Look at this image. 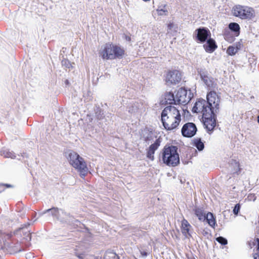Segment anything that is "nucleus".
I'll return each instance as SVG.
<instances>
[{
    "mask_svg": "<svg viewBox=\"0 0 259 259\" xmlns=\"http://www.w3.org/2000/svg\"><path fill=\"white\" fill-rule=\"evenodd\" d=\"M220 99L214 91H210L206 96V100L199 98L192 109L194 113L201 112L202 122L207 133H211L215 127L217 112L219 109Z\"/></svg>",
    "mask_w": 259,
    "mask_h": 259,
    "instance_id": "obj_1",
    "label": "nucleus"
},
{
    "mask_svg": "<svg viewBox=\"0 0 259 259\" xmlns=\"http://www.w3.org/2000/svg\"><path fill=\"white\" fill-rule=\"evenodd\" d=\"M178 148L175 145H166L162 150L160 160L170 167H175L180 163Z\"/></svg>",
    "mask_w": 259,
    "mask_h": 259,
    "instance_id": "obj_2",
    "label": "nucleus"
},
{
    "mask_svg": "<svg viewBox=\"0 0 259 259\" xmlns=\"http://www.w3.org/2000/svg\"><path fill=\"white\" fill-rule=\"evenodd\" d=\"M65 156L70 164L79 172L80 176L84 178L88 174V168L83 158L72 150L66 152Z\"/></svg>",
    "mask_w": 259,
    "mask_h": 259,
    "instance_id": "obj_3",
    "label": "nucleus"
},
{
    "mask_svg": "<svg viewBox=\"0 0 259 259\" xmlns=\"http://www.w3.org/2000/svg\"><path fill=\"white\" fill-rule=\"evenodd\" d=\"M46 213H49V215L52 216L54 219H57L61 222L72 224L76 226L83 225L80 221L75 219L70 213H67L63 209H59L58 207H52L44 211L41 214L42 215Z\"/></svg>",
    "mask_w": 259,
    "mask_h": 259,
    "instance_id": "obj_4",
    "label": "nucleus"
},
{
    "mask_svg": "<svg viewBox=\"0 0 259 259\" xmlns=\"http://www.w3.org/2000/svg\"><path fill=\"white\" fill-rule=\"evenodd\" d=\"M232 13L234 16L241 19L252 20L255 16V11L253 8L241 5L234 6Z\"/></svg>",
    "mask_w": 259,
    "mask_h": 259,
    "instance_id": "obj_5",
    "label": "nucleus"
},
{
    "mask_svg": "<svg viewBox=\"0 0 259 259\" xmlns=\"http://www.w3.org/2000/svg\"><path fill=\"white\" fill-rule=\"evenodd\" d=\"M182 77L181 71L176 69L169 70L166 73L164 81L167 86L176 85L179 84Z\"/></svg>",
    "mask_w": 259,
    "mask_h": 259,
    "instance_id": "obj_6",
    "label": "nucleus"
},
{
    "mask_svg": "<svg viewBox=\"0 0 259 259\" xmlns=\"http://www.w3.org/2000/svg\"><path fill=\"white\" fill-rule=\"evenodd\" d=\"M210 37L211 32L208 28L205 27L197 28L193 34L194 39L199 44H204Z\"/></svg>",
    "mask_w": 259,
    "mask_h": 259,
    "instance_id": "obj_7",
    "label": "nucleus"
},
{
    "mask_svg": "<svg viewBox=\"0 0 259 259\" xmlns=\"http://www.w3.org/2000/svg\"><path fill=\"white\" fill-rule=\"evenodd\" d=\"M193 97V94L189 90V92L185 88H181L176 93V100L178 101V105H187Z\"/></svg>",
    "mask_w": 259,
    "mask_h": 259,
    "instance_id": "obj_8",
    "label": "nucleus"
},
{
    "mask_svg": "<svg viewBox=\"0 0 259 259\" xmlns=\"http://www.w3.org/2000/svg\"><path fill=\"white\" fill-rule=\"evenodd\" d=\"M197 131L196 124L193 122H187L184 124L181 129L182 135L186 138H192L194 136Z\"/></svg>",
    "mask_w": 259,
    "mask_h": 259,
    "instance_id": "obj_9",
    "label": "nucleus"
},
{
    "mask_svg": "<svg viewBox=\"0 0 259 259\" xmlns=\"http://www.w3.org/2000/svg\"><path fill=\"white\" fill-rule=\"evenodd\" d=\"M140 136V139L147 145H149L154 138H156V136L154 134L153 130L147 127L141 130Z\"/></svg>",
    "mask_w": 259,
    "mask_h": 259,
    "instance_id": "obj_10",
    "label": "nucleus"
},
{
    "mask_svg": "<svg viewBox=\"0 0 259 259\" xmlns=\"http://www.w3.org/2000/svg\"><path fill=\"white\" fill-rule=\"evenodd\" d=\"M161 142V139L160 137L156 139L154 141V143L150 145L147 150L146 157L151 161L154 160V154L155 151L158 149V147L160 145Z\"/></svg>",
    "mask_w": 259,
    "mask_h": 259,
    "instance_id": "obj_11",
    "label": "nucleus"
},
{
    "mask_svg": "<svg viewBox=\"0 0 259 259\" xmlns=\"http://www.w3.org/2000/svg\"><path fill=\"white\" fill-rule=\"evenodd\" d=\"M114 53V44L112 43L106 44L103 50L101 52V55L103 59L104 60H114L113 57H110V56Z\"/></svg>",
    "mask_w": 259,
    "mask_h": 259,
    "instance_id": "obj_12",
    "label": "nucleus"
},
{
    "mask_svg": "<svg viewBox=\"0 0 259 259\" xmlns=\"http://www.w3.org/2000/svg\"><path fill=\"white\" fill-rule=\"evenodd\" d=\"M30 225V224L29 223H27L21 225V227L18 228L14 231V234L17 235L22 231L23 234V238L27 241H30L31 240V235L28 229V227Z\"/></svg>",
    "mask_w": 259,
    "mask_h": 259,
    "instance_id": "obj_13",
    "label": "nucleus"
},
{
    "mask_svg": "<svg viewBox=\"0 0 259 259\" xmlns=\"http://www.w3.org/2000/svg\"><path fill=\"white\" fill-rule=\"evenodd\" d=\"M160 104L161 105H178V101L176 100V95H175L172 92H166L164 94V99L160 101Z\"/></svg>",
    "mask_w": 259,
    "mask_h": 259,
    "instance_id": "obj_14",
    "label": "nucleus"
},
{
    "mask_svg": "<svg viewBox=\"0 0 259 259\" xmlns=\"http://www.w3.org/2000/svg\"><path fill=\"white\" fill-rule=\"evenodd\" d=\"M203 45V48L205 51L208 53H213L218 48L217 44L215 40L210 37L207 40L204 42Z\"/></svg>",
    "mask_w": 259,
    "mask_h": 259,
    "instance_id": "obj_15",
    "label": "nucleus"
},
{
    "mask_svg": "<svg viewBox=\"0 0 259 259\" xmlns=\"http://www.w3.org/2000/svg\"><path fill=\"white\" fill-rule=\"evenodd\" d=\"M229 169L232 175H239L240 173L241 168L240 167L239 162L236 160L231 159L229 162Z\"/></svg>",
    "mask_w": 259,
    "mask_h": 259,
    "instance_id": "obj_16",
    "label": "nucleus"
},
{
    "mask_svg": "<svg viewBox=\"0 0 259 259\" xmlns=\"http://www.w3.org/2000/svg\"><path fill=\"white\" fill-rule=\"evenodd\" d=\"M125 55V51L121 47L114 44V53L110 57H114V59H121Z\"/></svg>",
    "mask_w": 259,
    "mask_h": 259,
    "instance_id": "obj_17",
    "label": "nucleus"
},
{
    "mask_svg": "<svg viewBox=\"0 0 259 259\" xmlns=\"http://www.w3.org/2000/svg\"><path fill=\"white\" fill-rule=\"evenodd\" d=\"M175 121L173 122L170 125H169L166 122L162 125L164 129L167 131H171L178 127L181 120V114L176 115V116H175Z\"/></svg>",
    "mask_w": 259,
    "mask_h": 259,
    "instance_id": "obj_18",
    "label": "nucleus"
},
{
    "mask_svg": "<svg viewBox=\"0 0 259 259\" xmlns=\"http://www.w3.org/2000/svg\"><path fill=\"white\" fill-rule=\"evenodd\" d=\"M208 90H214L217 88V83L215 80L211 76L202 80Z\"/></svg>",
    "mask_w": 259,
    "mask_h": 259,
    "instance_id": "obj_19",
    "label": "nucleus"
},
{
    "mask_svg": "<svg viewBox=\"0 0 259 259\" xmlns=\"http://www.w3.org/2000/svg\"><path fill=\"white\" fill-rule=\"evenodd\" d=\"M231 33L234 34L236 36H239L240 32V27L239 25L236 22H231L228 25V29Z\"/></svg>",
    "mask_w": 259,
    "mask_h": 259,
    "instance_id": "obj_20",
    "label": "nucleus"
},
{
    "mask_svg": "<svg viewBox=\"0 0 259 259\" xmlns=\"http://www.w3.org/2000/svg\"><path fill=\"white\" fill-rule=\"evenodd\" d=\"M205 221L212 228H215L217 223L215 216L212 212H208L206 213Z\"/></svg>",
    "mask_w": 259,
    "mask_h": 259,
    "instance_id": "obj_21",
    "label": "nucleus"
},
{
    "mask_svg": "<svg viewBox=\"0 0 259 259\" xmlns=\"http://www.w3.org/2000/svg\"><path fill=\"white\" fill-rule=\"evenodd\" d=\"M193 211L194 212V214L200 221H205L206 213L205 212L203 208L196 207L193 209Z\"/></svg>",
    "mask_w": 259,
    "mask_h": 259,
    "instance_id": "obj_22",
    "label": "nucleus"
},
{
    "mask_svg": "<svg viewBox=\"0 0 259 259\" xmlns=\"http://www.w3.org/2000/svg\"><path fill=\"white\" fill-rule=\"evenodd\" d=\"M196 70L202 81L210 76L207 70L204 67H197Z\"/></svg>",
    "mask_w": 259,
    "mask_h": 259,
    "instance_id": "obj_23",
    "label": "nucleus"
},
{
    "mask_svg": "<svg viewBox=\"0 0 259 259\" xmlns=\"http://www.w3.org/2000/svg\"><path fill=\"white\" fill-rule=\"evenodd\" d=\"M224 39L229 43H232L235 40V35L231 33L229 30L225 29L224 31Z\"/></svg>",
    "mask_w": 259,
    "mask_h": 259,
    "instance_id": "obj_24",
    "label": "nucleus"
},
{
    "mask_svg": "<svg viewBox=\"0 0 259 259\" xmlns=\"http://www.w3.org/2000/svg\"><path fill=\"white\" fill-rule=\"evenodd\" d=\"M192 145L199 151H202L204 148V144L200 138H195L193 140Z\"/></svg>",
    "mask_w": 259,
    "mask_h": 259,
    "instance_id": "obj_25",
    "label": "nucleus"
},
{
    "mask_svg": "<svg viewBox=\"0 0 259 259\" xmlns=\"http://www.w3.org/2000/svg\"><path fill=\"white\" fill-rule=\"evenodd\" d=\"M1 155L5 158L15 159L16 157L15 153L8 149H3L1 151Z\"/></svg>",
    "mask_w": 259,
    "mask_h": 259,
    "instance_id": "obj_26",
    "label": "nucleus"
},
{
    "mask_svg": "<svg viewBox=\"0 0 259 259\" xmlns=\"http://www.w3.org/2000/svg\"><path fill=\"white\" fill-rule=\"evenodd\" d=\"M76 255L78 259H101V257L89 255L84 252L81 253H76Z\"/></svg>",
    "mask_w": 259,
    "mask_h": 259,
    "instance_id": "obj_27",
    "label": "nucleus"
},
{
    "mask_svg": "<svg viewBox=\"0 0 259 259\" xmlns=\"http://www.w3.org/2000/svg\"><path fill=\"white\" fill-rule=\"evenodd\" d=\"M95 115L96 117L98 120H101L104 119V110L102 109L99 107H96L95 110Z\"/></svg>",
    "mask_w": 259,
    "mask_h": 259,
    "instance_id": "obj_28",
    "label": "nucleus"
},
{
    "mask_svg": "<svg viewBox=\"0 0 259 259\" xmlns=\"http://www.w3.org/2000/svg\"><path fill=\"white\" fill-rule=\"evenodd\" d=\"M168 113V106H166L162 110L161 113V121L162 123V125L166 122L165 117H166L167 119L169 118V117L167 116V114Z\"/></svg>",
    "mask_w": 259,
    "mask_h": 259,
    "instance_id": "obj_29",
    "label": "nucleus"
},
{
    "mask_svg": "<svg viewBox=\"0 0 259 259\" xmlns=\"http://www.w3.org/2000/svg\"><path fill=\"white\" fill-rule=\"evenodd\" d=\"M168 113V106H166L162 110L161 113V121L162 123V125L166 122L165 117H166L167 119L169 118V117L167 116V114Z\"/></svg>",
    "mask_w": 259,
    "mask_h": 259,
    "instance_id": "obj_30",
    "label": "nucleus"
},
{
    "mask_svg": "<svg viewBox=\"0 0 259 259\" xmlns=\"http://www.w3.org/2000/svg\"><path fill=\"white\" fill-rule=\"evenodd\" d=\"M166 5H161L159 6L156 10L158 15L159 16H162V15H167L168 14V11L165 8L166 7Z\"/></svg>",
    "mask_w": 259,
    "mask_h": 259,
    "instance_id": "obj_31",
    "label": "nucleus"
},
{
    "mask_svg": "<svg viewBox=\"0 0 259 259\" xmlns=\"http://www.w3.org/2000/svg\"><path fill=\"white\" fill-rule=\"evenodd\" d=\"M238 51L235 49L234 46H230L227 50V53L230 56L235 55Z\"/></svg>",
    "mask_w": 259,
    "mask_h": 259,
    "instance_id": "obj_32",
    "label": "nucleus"
},
{
    "mask_svg": "<svg viewBox=\"0 0 259 259\" xmlns=\"http://www.w3.org/2000/svg\"><path fill=\"white\" fill-rule=\"evenodd\" d=\"M115 252L112 250H107L105 252L103 259H111L113 256H115Z\"/></svg>",
    "mask_w": 259,
    "mask_h": 259,
    "instance_id": "obj_33",
    "label": "nucleus"
},
{
    "mask_svg": "<svg viewBox=\"0 0 259 259\" xmlns=\"http://www.w3.org/2000/svg\"><path fill=\"white\" fill-rule=\"evenodd\" d=\"M215 240L222 245H226L228 244L227 239L223 237V236H219L215 238Z\"/></svg>",
    "mask_w": 259,
    "mask_h": 259,
    "instance_id": "obj_34",
    "label": "nucleus"
},
{
    "mask_svg": "<svg viewBox=\"0 0 259 259\" xmlns=\"http://www.w3.org/2000/svg\"><path fill=\"white\" fill-rule=\"evenodd\" d=\"M62 65L65 67L67 68H72V64L70 61L65 58H63L61 61Z\"/></svg>",
    "mask_w": 259,
    "mask_h": 259,
    "instance_id": "obj_35",
    "label": "nucleus"
},
{
    "mask_svg": "<svg viewBox=\"0 0 259 259\" xmlns=\"http://www.w3.org/2000/svg\"><path fill=\"white\" fill-rule=\"evenodd\" d=\"M168 111L169 113H172L174 115H178L179 114H180V111L179 110L176 108L175 107L172 106L171 105L168 106Z\"/></svg>",
    "mask_w": 259,
    "mask_h": 259,
    "instance_id": "obj_36",
    "label": "nucleus"
},
{
    "mask_svg": "<svg viewBox=\"0 0 259 259\" xmlns=\"http://www.w3.org/2000/svg\"><path fill=\"white\" fill-rule=\"evenodd\" d=\"M191 227V226L188 223V222L186 220L183 219V220L182 221L181 224V230L185 229H190Z\"/></svg>",
    "mask_w": 259,
    "mask_h": 259,
    "instance_id": "obj_37",
    "label": "nucleus"
},
{
    "mask_svg": "<svg viewBox=\"0 0 259 259\" xmlns=\"http://www.w3.org/2000/svg\"><path fill=\"white\" fill-rule=\"evenodd\" d=\"M241 208V205L240 203H237L235 205L233 209V213L234 215L237 216L240 212Z\"/></svg>",
    "mask_w": 259,
    "mask_h": 259,
    "instance_id": "obj_38",
    "label": "nucleus"
},
{
    "mask_svg": "<svg viewBox=\"0 0 259 259\" xmlns=\"http://www.w3.org/2000/svg\"><path fill=\"white\" fill-rule=\"evenodd\" d=\"M182 233L186 238H189L192 237L190 233V229H185L181 230Z\"/></svg>",
    "mask_w": 259,
    "mask_h": 259,
    "instance_id": "obj_39",
    "label": "nucleus"
},
{
    "mask_svg": "<svg viewBox=\"0 0 259 259\" xmlns=\"http://www.w3.org/2000/svg\"><path fill=\"white\" fill-rule=\"evenodd\" d=\"M241 41V40L240 41L236 42V43H235L234 45H232V46H235V49L237 51L240 50L241 49V48H242V47L243 46V45Z\"/></svg>",
    "mask_w": 259,
    "mask_h": 259,
    "instance_id": "obj_40",
    "label": "nucleus"
},
{
    "mask_svg": "<svg viewBox=\"0 0 259 259\" xmlns=\"http://www.w3.org/2000/svg\"><path fill=\"white\" fill-rule=\"evenodd\" d=\"M210 231L208 229H204L202 232L204 236H207L208 235H211Z\"/></svg>",
    "mask_w": 259,
    "mask_h": 259,
    "instance_id": "obj_41",
    "label": "nucleus"
},
{
    "mask_svg": "<svg viewBox=\"0 0 259 259\" xmlns=\"http://www.w3.org/2000/svg\"><path fill=\"white\" fill-rule=\"evenodd\" d=\"M137 110H138L137 106H132L131 107H129L128 112H131V113H133V112H135L136 111H137Z\"/></svg>",
    "mask_w": 259,
    "mask_h": 259,
    "instance_id": "obj_42",
    "label": "nucleus"
},
{
    "mask_svg": "<svg viewBox=\"0 0 259 259\" xmlns=\"http://www.w3.org/2000/svg\"><path fill=\"white\" fill-rule=\"evenodd\" d=\"M248 198L250 200H253L254 201L256 200V197L255 196V195L254 194H250L248 196Z\"/></svg>",
    "mask_w": 259,
    "mask_h": 259,
    "instance_id": "obj_43",
    "label": "nucleus"
},
{
    "mask_svg": "<svg viewBox=\"0 0 259 259\" xmlns=\"http://www.w3.org/2000/svg\"><path fill=\"white\" fill-rule=\"evenodd\" d=\"M255 241L256 243V249L258 251V252H257L256 253H258L259 254V238H256L255 239Z\"/></svg>",
    "mask_w": 259,
    "mask_h": 259,
    "instance_id": "obj_44",
    "label": "nucleus"
},
{
    "mask_svg": "<svg viewBox=\"0 0 259 259\" xmlns=\"http://www.w3.org/2000/svg\"><path fill=\"white\" fill-rule=\"evenodd\" d=\"M123 37L126 40V41H130L131 40V36L128 35H126L125 34H123Z\"/></svg>",
    "mask_w": 259,
    "mask_h": 259,
    "instance_id": "obj_45",
    "label": "nucleus"
},
{
    "mask_svg": "<svg viewBox=\"0 0 259 259\" xmlns=\"http://www.w3.org/2000/svg\"><path fill=\"white\" fill-rule=\"evenodd\" d=\"M140 253L142 256L144 257H147L148 255V252L145 251H140Z\"/></svg>",
    "mask_w": 259,
    "mask_h": 259,
    "instance_id": "obj_46",
    "label": "nucleus"
},
{
    "mask_svg": "<svg viewBox=\"0 0 259 259\" xmlns=\"http://www.w3.org/2000/svg\"><path fill=\"white\" fill-rule=\"evenodd\" d=\"M3 185H4V188H13V186L12 185H11V184H4L3 183Z\"/></svg>",
    "mask_w": 259,
    "mask_h": 259,
    "instance_id": "obj_47",
    "label": "nucleus"
},
{
    "mask_svg": "<svg viewBox=\"0 0 259 259\" xmlns=\"http://www.w3.org/2000/svg\"><path fill=\"white\" fill-rule=\"evenodd\" d=\"M5 190V188L4 187L3 183H0V193L3 192Z\"/></svg>",
    "mask_w": 259,
    "mask_h": 259,
    "instance_id": "obj_48",
    "label": "nucleus"
},
{
    "mask_svg": "<svg viewBox=\"0 0 259 259\" xmlns=\"http://www.w3.org/2000/svg\"><path fill=\"white\" fill-rule=\"evenodd\" d=\"M21 156H22L23 158H27L28 157V154L26 153L23 152L21 154Z\"/></svg>",
    "mask_w": 259,
    "mask_h": 259,
    "instance_id": "obj_49",
    "label": "nucleus"
},
{
    "mask_svg": "<svg viewBox=\"0 0 259 259\" xmlns=\"http://www.w3.org/2000/svg\"><path fill=\"white\" fill-rule=\"evenodd\" d=\"M111 259H120V257L117 254L115 253V256H113V258H111Z\"/></svg>",
    "mask_w": 259,
    "mask_h": 259,
    "instance_id": "obj_50",
    "label": "nucleus"
},
{
    "mask_svg": "<svg viewBox=\"0 0 259 259\" xmlns=\"http://www.w3.org/2000/svg\"><path fill=\"white\" fill-rule=\"evenodd\" d=\"M254 259H259V254L255 253L254 255Z\"/></svg>",
    "mask_w": 259,
    "mask_h": 259,
    "instance_id": "obj_51",
    "label": "nucleus"
},
{
    "mask_svg": "<svg viewBox=\"0 0 259 259\" xmlns=\"http://www.w3.org/2000/svg\"><path fill=\"white\" fill-rule=\"evenodd\" d=\"M64 82L66 85H69L70 84L69 81L68 79H66Z\"/></svg>",
    "mask_w": 259,
    "mask_h": 259,
    "instance_id": "obj_52",
    "label": "nucleus"
},
{
    "mask_svg": "<svg viewBox=\"0 0 259 259\" xmlns=\"http://www.w3.org/2000/svg\"><path fill=\"white\" fill-rule=\"evenodd\" d=\"M98 125H99V126H101V127H102V126L101 125V123H100V122H99Z\"/></svg>",
    "mask_w": 259,
    "mask_h": 259,
    "instance_id": "obj_53",
    "label": "nucleus"
}]
</instances>
